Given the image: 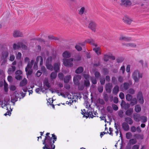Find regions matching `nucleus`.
Here are the masks:
<instances>
[{
	"mask_svg": "<svg viewBox=\"0 0 149 149\" xmlns=\"http://www.w3.org/2000/svg\"><path fill=\"white\" fill-rule=\"evenodd\" d=\"M52 137L45 136V139L43 141V144L45 145L43 149H54L55 146L53 144L57 140L56 136L54 134H52Z\"/></svg>",
	"mask_w": 149,
	"mask_h": 149,
	"instance_id": "f257e3e1",
	"label": "nucleus"
},
{
	"mask_svg": "<svg viewBox=\"0 0 149 149\" xmlns=\"http://www.w3.org/2000/svg\"><path fill=\"white\" fill-rule=\"evenodd\" d=\"M29 58L28 57H26L24 58V61L25 63L28 62L27 65L25 68V71L26 72L27 75H30L32 72V70L31 68L32 66L34 63V60H31L30 62H29Z\"/></svg>",
	"mask_w": 149,
	"mask_h": 149,
	"instance_id": "f03ea898",
	"label": "nucleus"
},
{
	"mask_svg": "<svg viewBox=\"0 0 149 149\" xmlns=\"http://www.w3.org/2000/svg\"><path fill=\"white\" fill-rule=\"evenodd\" d=\"M85 79L84 81V86H80V85L79 86L78 88L79 90H82L83 89L84 86L86 87H88L90 85V83L89 81V76L88 74H84L83 75Z\"/></svg>",
	"mask_w": 149,
	"mask_h": 149,
	"instance_id": "7ed1b4c3",
	"label": "nucleus"
},
{
	"mask_svg": "<svg viewBox=\"0 0 149 149\" xmlns=\"http://www.w3.org/2000/svg\"><path fill=\"white\" fill-rule=\"evenodd\" d=\"M132 78L135 82H138L139 79L142 77V74L138 70H134L132 75Z\"/></svg>",
	"mask_w": 149,
	"mask_h": 149,
	"instance_id": "20e7f679",
	"label": "nucleus"
},
{
	"mask_svg": "<svg viewBox=\"0 0 149 149\" xmlns=\"http://www.w3.org/2000/svg\"><path fill=\"white\" fill-rule=\"evenodd\" d=\"M75 60L73 58H71L68 59L63 58V65L68 67H72L73 64L72 62L75 61Z\"/></svg>",
	"mask_w": 149,
	"mask_h": 149,
	"instance_id": "39448f33",
	"label": "nucleus"
},
{
	"mask_svg": "<svg viewBox=\"0 0 149 149\" xmlns=\"http://www.w3.org/2000/svg\"><path fill=\"white\" fill-rule=\"evenodd\" d=\"M1 107L2 108L6 109L7 110L12 111V109L11 107L10 104L8 102L4 101V102L2 100H0V107Z\"/></svg>",
	"mask_w": 149,
	"mask_h": 149,
	"instance_id": "423d86ee",
	"label": "nucleus"
},
{
	"mask_svg": "<svg viewBox=\"0 0 149 149\" xmlns=\"http://www.w3.org/2000/svg\"><path fill=\"white\" fill-rule=\"evenodd\" d=\"M8 56V53L7 51H3L2 52L0 58L2 61L1 65L5 64L7 62V58Z\"/></svg>",
	"mask_w": 149,
	"mask_h": 149,
	"instance_id": "0eeeda50",
	"label": "nucleus"
},
{
	"mask_svg": "<svg viewBox=\"0 0 149 149\" xmlns=\"http://www.w3.org/2000/svg\"><path fill=\"white\" fill-rule=\"evenodd\" d=\"M52 59V57H49L47 59L46 62V66L47 69L51 71H52L53 70V66L51 64Z\"/></svg>",
	"mask_w": 149,
	"mask_h": 149,
	"instance_id": "6e6552de",
	"label": "nucleus"
},
{
	"mask_svg": "<svg viewBox=\"0 0 149 149\" xmlns=\"http://www.w3.org/2000/svg\"><path fill=\"white\" fill-rule=\"evenodd\" d=\"M88 27L92 31L95 32L97 27V24L94 21H90L88 25Z\"/></svg>",
	"mask_w": 149,
	"mask_h": 149,
	"instance_id": "1a4fd4ad",
	"label": "nucleus"
},
{
	"mask_svg": "<svg viewBox=\"0 0 149 149\" xmlns=\"http://www.w3.org/2000/svg\"><path fill=\"white\" fill-rule=\"evenodd\" d=\"M81 113L83 115H84V117H85L86 118H87L88 117H91L92 118H93V116H91V115L93 116L92 111H89L88 112V113H87L86 112L85 109H83V110H81Z\"/></svg>",
	"mask_w": 149,
	"mask_h": 149,
	"instance_id": "9d476101",
	"label": "nucleus"
},
{
	"mask_svg": "<svg viewBox=\"0 0 149 149\" xmlns=\"http://www.w3.org/2000/svg\"><path fill=\"white\" fill-rule=\"evenodd\" d=\"M137 99L139 102L141 104H143L144 103V100L143 96L142 93L141 91L138 92L137 96Z\"/></svg>",
	"mask_w": 149,
	"mask_h": 149,
	"instance_id": "9b49d317",
	"label": "nucleus"
},
{
	"mask_svg": "<svg viewBox=\"0 0 149 149\" xmlns=\"http://www.w3.org/2000/svg\"><path fill=\"white\" fill-rule=\"evenodd\" d=\"M131 4V2L129 0H121V5L124 6L128 7Z\"/></svg>",
	"mask_w": 149,
	"mask_h": 149,
	"instance_id": "f8f14e48",
	"label": "nucleus"
},
{
	"mask_svg": "<svg viewBox=\"0 0 149 149\" xmlns=\"http://www.w3.org/2000/svg\"><path fill=\"white\" fill-rule=\"evenodd\" d=\"M81 76L79 75H77L75 76L73 78V81L74 84L76 85L79 84V81L81 79Z\"/></svg>",
	"mask_w": 149,
	"mask_h": 149,
	"instance_id": "ddd939ff",
	"label": "nucleus"
},
{
	"mask_svg": "<svg viewBox=\"0 0 149 149\" xmlns=\"http://www.w3.org/2000/svg\"><path fill=\"white\" fill-rule=\"evenodd\" d=\"M95 47L93 48V50L98 55H100L101 53V49L100 47H97V44H95L94 46Z\"/></svg>",
	"mask_w": 149,
	"mask_h": 149,
	"instance_id": "4468645a",
	"label": "nucleus"
},
{
	"mask_svg": "<svg viewBox=\"0 0 149 149\" xmlns=\"http://www.w3.org/2000/svg\"><path fill=\"white\" fill-rule=\"evenodd\" d=\"M109 59L113 60L115 59V58L111 54H106L104 56V59L105 61H107Z\"/></svg>",
	"mask_w": 149,
	"mask_h": 149,
	"instance_id": "2eb2a0df",
	"label": "nucleus"
},
{
	"mask_svg": "<svg viewBox=\"0 0 149 149\" xmlns=\"http://www.w3.org/2000/svg\"><path fill=\"white\" fill-rule=\"evenodd\" d=\"M140 114L138 113H135L133 115L134 120L136 122H139L140 121Z\"/></svg>",
	"mask_w": 149,
	"mask_h": 149,
	"instance_id": "dca6fc26",
	"label": "nucleus"
},
{
	"mask_svg": "<svg viewBox=\"0 0 149 149\" xmlns=\"http://www.w3.org/2000/svg\"><path fill=\"white\" fill-rule=\"evenodd\" d=\"M112 88V85L110 83H108L106 85L105 89L108 93H110L111 91V88Z\"/></svg>",
	"mask_w": 149,
	"mask_h": 149,
	"instance_id": "f3484780",
	"label": "nucleus"
},
{
	"mask_svg": "<svg viewBox=\"0 0 149 149\" xmlns=\"http://www.w3.org/2000/svg\"><path fill=\"white\" fill-rule=\"evenodd\" d=\"M23 35L22 32L17 30H15L14 31L13 36L15 37H22Z\"/></svg>",
	"mask_w": 149,
	"mask_h": 149,
	"instance_id": "a211bd4d",
	"label": "nucleus"
},
{
	"mask_svg": "<svg viewBox=\"0 0 149 149\" xmlns=\"http://www.w3.org/2000/svg\"><path fill=\"white\" fill-rule=\"evenodd\" d=\"M86 8L85 7L83 6L79 10L78 13L79 15H82L84 14V13H86Z\"/></svg>",
	"mask_w": 149,
	"mask_h": 149,
	"instance_id": "6ab92c4d",
	"label": "nucleus"
},
{
	"mask_svg": "<svg viewBox=\"0 0 149 149\" xmlns=\"http://www.w3.org/2000/svg\"><path fill=\"white\" fill-rule=\"evenodd\" d=\"M122 127L123 129L126 131L129 130L130 129V127L125 122H124L122 124Z\"/></svg>",
	"mask_w": 149,
	"mask_h": 149,
	"instance_id": "aec40b11",
	"label": "nucleus"
},
{
	"mask_svg": "<svg viewBox=\"0 0 149 149\" xmlns=\"http://www.w3.org/2000/svg\"><path fill=\"white\" fill-rule=\"evenodd\" d=\"M62 56L64 58H69L71 56V54L70 52L65 51L62 54Z\"/></svg>",
	"mask_w": 149,
	"mask_h": 149,
	"instance_id": "412c9836",
	"label": "nucleus"
},
{
	"mask_svg": "<svg viewBox=\"0 0 149 149\" xmlns=\"http://www.w3.org/2000/svg\"><path fill=\"white\" fill-rule=\"evenodd\" d=\"M14 95L15 96V98H13V95H12L11 96V102L14 104V103L17 101L18 98V94H16L15 93H14Z\"/></svg>",
	"mask_w": 149,
	"mask_h": 149,
	"instance_id": "4be33fe9",
	"label": "nucleus"
},
{
	"mask_svg": "<svg viewBox=\"0 0 149 149\" xmlns=\"http://www.w3.org/2000/svg\"><path fill=\"white\" fill-rule=\"evenodd\" d=\"M60 63H55L54 64V69L55 71L57 72L59 70Z\"/></svg>",
	"mask_w": 149,
	"mask_h": 149,
	"instance_id": "5701e85b",
	"label": "nucleus"
},
{
	"mask_svg": "<svg viewBox=\"0 0 149 149\" xmlns=\"http://www.w3.org/2000/svg\"><path fill=\"white\" fill-rule=\"evenodd\" d=\"M22 43L19 42L17 44H14L13 45V48L14 49H16L21 48V45H22Z\"/></svg>",
	"mask_w": 149,
	"mask_h": 149,
	"instance_id": "b1692460",
	"label": "nucleus"
},
{
	"mask_svg": "<svg viewBox=\"0 0 149 149\" xmlns=\"http://www.w3.org/2000/svg\"><path fill=\"white\" fill-rule=\"evenodd\" d=\"M36 61L37 62H40V65H41L43 64V60L42 56H38L36 58Z\"/></svg>",
	"mask_w": 149,
	"mask_h": 149,
	"instance_id": "393cba45",
	"label": "nucleus"
},
{
	"mask_svg": "<svg viewBox=\"0 0 149 149\" xmlns=\"http://www.w3.org/2000/svg\"><path fill=\"white\" fill-rule=\"evenodd\" d=\"M119 91V87L117 86H116L114 87L113 89V93L115 95H116L118 93Z\"/></svg>",
	"mask_w": 149,
	"mask_h": 149,
	"instance_id": "a878e982",
	"label": "nucleus"
},
{
	"mask_svg": "<svg viewBox=\"0 0 149 149\" xmlns=\"http://www.w3.org/2000/svg\"><path fill=\"white\" fill-rule=\"evenodd\" d=\"M133 112V109L132 108H130L127 110L125 114L128 116H130L132 115Z\"/></svg>",
	"mask_w": 149,
	"mask_h": 149,
	"instance_id": "bb28decb",
	"label": "nucleus"
},
{
	"mask_svg": "<svg viewBox=\"0 0 149 149\" xmlns=\"http://www.w3.org/2000/svg\"><path fill=\"white\" fill-rule=\"evenodd\" d=\"M119 39L120 40H123L125 41H128L130 40L131 38H130L125 37L123 35H121L120 36Z\"/></svg>",
	"mask_w": 149,
	"mask_h": 149,
	"instance_id": "cd10ccee",
	"label": "nucleus"
},
{
	"mask_svg": "<svg viewBox=\"0 0 149 149\" xmlns=\"http://www.w3.org/2000/svg\"><path fill=\"white\" fill-rule=\"evenodd\" d=\"M125 120L129 125H132L133 123L132 120L130 118L128 117H126L125 118Z\"/></svg>",
	"mask_w": 149,
	"mask_h": 149,
	"instance_id": "c85d7f7f",
	"label": "nucleus"
},
{
	"mask_svg": "<svg viewBox=\"0 0 149 149\" xmlns=\"http://www.w3.org/2000/svg\"><path fill=\"white\" fill-rule=\"evenodd\" d=\"M15 67L14 66H12L11 68H9L8 70V73L9 74H11L13 73L15 70Z\"/></svg>",
	"mask_w": 149,
	"mask_h": 149,
	"instance_id": "c756f323",
	"label": "nucleus"
},
{
	"mask_svg": "<svg viewBox=\"0 0 149 149\" xmlns=\"http://www.w3.org/2000/svg\"><path fill=\"white\" fill-rule=\"evenodd\" d=\"M140 121L143 123H145L147 121V118L145 116H141L140 117Z\"/></svg>",
	"mask_w": 149,
	"mask_h": 149,
	"instance_id": "7c9ffc66",
	"label": "nucleus"
},
{
	"mask_svg": "<svg viewBox=\"0 0 149 149\" xmlns=\"http://www.w3.org/2000/svg\"><path fill=\"white\" fill-rule=\"evenodd\" d=\"M27 80L25 78H24L20 82V85L21 86H24L25 85L27 84Z\"/></svg>",
	"mask_w": 149,
	"mask_h": 149,
	"instance_id": "2f4dec72",
	"label": "nucleus"
},
{
	"mask_svg": "<svg viewBox=\"0 0 149 149\" xmlns=\"http://www.w3.org/2000/svg\"><path fill=\"white\" fill-rule=\"evenodd\" d=\"M57 72H53L51 73L50 77L51 79L53 80L56 78L57 76Z\"/></svg>",
	"mask_w": 149,
	"mask_h": 149,
	"instance_id": "473e14b6",
	"label": "nucleus"
},
{
	"mask_svg": "<svg viewBox=\"0 0 149 149\" xmlns=\"http://www.w3.org/2000/svg\"><path fill=\"white\" fill-rule=\"evenodd\" d=\"M134 110L137 113H139L141 111V106L139 105H137L135 106Z\"/></svg>",
	"mask_w": 149,
	"mask_h": 149,
	"instance_id": "72a5a7b5",
	"label": "nucleus"
},
{
	"mask_svg": "<svg viewBox=\"0 0 149 149\" xmlns=\"http://www.w3.org/2000/svg\"><path fill=\"white\" fill-rule=\"evenodd\" d=\"M71 76L70 75L66 76L64 79V82L65 83H67L68 82L71 78Z\"/></svg>",
	"mask_w": 149,
	"mask_h": 149,
	"instance_id": "f704fd0d",
	"label": "nucleus"
},
{
	"mask_svg": "<svg viewBox=\"0 0 149 149\" xmlns=\"http://www.w3.org/2000/svg\"><path fill=\"white\" fill-rule=\"evenodd\" d=\"M86 43H88L91 45H93L94 46L95 45V44H96L94 43V41L92 39H88L86 40Z\"/></svg>",
	"mask_w": 149,
	"mask_h": 149,
	"instance_id": "c9c22d12",
	"label": "nucleus"
},
{
	"mask_svg": "<svg viewBox=\"0 0 149 149\" xmlns=\"http://www.w3.org/2000/svg\"><path fill=\"white\" fill-rule=\"evenodd\" d=\"M83 68L81 67H79L76 70V73L79 74L82 72L83 71Z\"/></svg>",
	"mask_w": 149,
	"mask_h": 149,
	"instance_id": "e433bc0d",
	"label": "nucleus"
},
{
	"mask_svg": "<svg viewBox=\"0 0 149 149\" xmlns=\"http://www.w3.org/2000/svg\"><path fill=\"white\" fill-rule=\"evenodd\" d=\"M130 65H127L126 68V71L128 72V77H129L130 76Z\"/></svg>",
	"mask_w": 149,
	"mask_h": 149,
	"instance_id": "4c0bfd02",
	"label": "nucleus"
},
{
	"mask_svg": "<svg viewBox=\"0 0 149 149\" xmlns=\"http://www.w3.org/2000/svg\"><path fill=\"white\" fill-rule=\"evenodd\" d=\"M129 142L130 144L134 145L136 143L137 140L135 139H132L130 140Z\"/></svg>",
	"mask_w": 149,
	"mask_h": 149,
	"instance_id": "58836bf2",
	"label": "nucleus"
},
{
	"mask_svg": "<svg viewBox=\"0 0 149 149\" xmlns=\"http://www.w3.org/2000/svg\"><path fill=\"white\" fill-rule=\"evenodd\" d=\"M53 101H54V100H53L52 99L50 98V99H49L47 100V101L48 103H49V104H50V105L52 104V107L54 109V108H55L54 105L52 104V103L53 102Z\"/></svg>",
	"mask_w": 149,
	"mask_h": 149,
	"instance_id": "ea45409f",
	"label": "nucleus"
},
{
	"mask_svg": "<svg viewBox=\"0 0 149 149\" xmlns=\"http://www.w3.org/2000/svg\"><path fill=\"white\" fill-rule=\"evenodd\" d=\"M137 101L136 99V98H133L131 100V104L133 106L137 103Z\"/></svg>",
	"mask_w": 149,
	"mask_h": 149,
	"instance_id": "a19ab883",
	"label": "nucleus"
},
{
	"mask_svg": "<svg viewBox=\"0 0 149 149\" xmlns=\"http://www.w3.org/2000/svg\"><path fill=\"white\" fill-rule=\"evenodd\" d=\"M126 137L127 139H130L132 137V134L130 132H128L126 134Z\"/></svg>",
	"mask_w": 149,
	"mask_h": 149,
	"instance_id": "79ce46f5",
	"label": "nucleus"
},
{
	"mask_svg": "<svg viewBox=\"0 0 149 149\" xmlns=\"http://www.w3.org/2000/svg\"><path fill=\"white\" fill-rule=\"evenodd\" d=\"M75 48L78 51H81L82 49L81 46L79 43L77 44L75 46Z\"/></svg>",
	"mask_w": 149,
	"mask_h": 149,
	"instance_id": "37998d69",
	"label": "nucleus"
},
{
	"mask_svg": "<svg viewBox=\"0 0 149 149\" xmlns=\"http://www.w3.org/2000/svg\"><path fill=\"white\" fill-rule=\"evenodd\" d=\"M132 96L130 95L127 94L126 95V98L127 100L130 101L132 100Z\"/></svg>",
	"mask_w": 149,
	"mask_h": 149,
	"instance_id": "c03bdc74",
	"label": "nucleus"
},
{
	"mask_svg": "<svg viewBox=\"0 0 149 149\" xmlns=\"http://www.w3.org/2000/svg\"><path fill=\"white\" fill-rule=\"evenodd\" d=\"M124 89L125 90H127L129 87V84L128 83H125L124 84Z\"/></svg>",
	"mask_w": 149,
	"mask_h": 149,
	"instance_id": "a18cd8bd",
	"label": "nucleus"
},
{
	"mask_svg": "<svg viewBox=\"0 0 149 149\" xmlns=\"http://www.w3.org/2000/svg\"><path fill=\"white\" fill-rule=\"evenodd\" d=\"M44 83L45 85L48 88H49L50 87V84L47 80H45L44 81Z\"/></svg>",
	"mask_w": 149,
	"mask_h": 149,
	"instance_id": "49530a36",
	"label": "nucleus"
},
{
	"mask_svg": "<svg viewBox=\"0 0 149 149\" xmlns=\"http://www.w3.org/2000/svg\"><path fill=\"white\" fill-rule=\"evenodd\" d=\"M123 19L128 24H130L131 20L128 18L125 17Z\"/></svg>",
	"mask_w": 149,
	"mask_h": 149,
	"instance_id": "de8ad7c7",
	"label": "nucleus"
},
{
	"mask_svg": "<svg viewBox=\"0 0 149 149\" xmlns=\"http://www.w3.org/2000/svg\"><path fill=\"white\" fill-rule=\"evenodd\" d=\"M126 46L132 47H134L136 46V45L134 43H130L126 44Z\"/></svg>",
	"mask_w": 149,
	"mask_h": 149,
	"instance_id": "09e8293b",
	"label": "nucleus"
},
{
	"mask_svg": "<svg viewBox=\"0 0 149 149\" xmlns=\"http://www.w3.org/2000/svg\"><path fill=\"white\" fill-rule=\"evenodd\" d=\"M15 58V57L14 55L12 54H10V56L9 60L11 61H13Z\"/></svg>",
	"mask_w": 149,
	"mask_h": 149,
	"instance_id": "8fccbe9b",
	"label": "nucleus"
},
{
	"mask_svg": "<svg viewBox=\"0 0 149 149\" xmlns=\"http://www.w3.org/2000/svg\"><path fill=\"white\" fill-rule=\"evenodd\" d=\"M44 91L42 88H41L40 89L39 88H37L35 90L36 92L38 93H40V91L43 92Z\"/></svg>",
	"mask_w": 149,
	"mask_h": 149,
	"instance_id": "3c124183",
	"label": "nucleus"
},
{
	"mask_svg": "<svg viewBox=\"0 0 149 149\" xmlns=\"http://www.w3.org/2000/svg\"><path fill=\"white\" fill-rule=\"evenodd\" d=\"M91 80L92 83L93 84H95L97 83V81L96 78L94 77H92L91 78Z\"/></svg>",
	"mask_w": 149,
	"mask_h": 149,
	"instance_id": "603ef678",
	"label": "nucleus"
},
{
	"mask_svg": "<svg viewBox=\"0 0 149 149\" xmlns=\"http://www.w3.org/2000/svg\"><path fill=\"white\" fill-rule=\"evenodd\" d=\"M98 91L100 93H102L103 91V88L102 86H100L98 87Z\"/></svg>",
	"mask_w": 149,
	"mask_h": 149,
	"instance_id": "864d4df0",
	"label": "nucleus"
},
{
	"mask_svg": "<svg viewBox=\"0 0 149 149\" xmlns=\"http://www.w3.org/2000/svg\"><path fill=\"white\" fill-rule=\"evenodd\" d=\"M22 56V54L20 52H18L17 54L16 58L18 59H20Z\"/></svg>",
	"mask_w": 149,
	"mask_h": 149,
	"instance_id": "5fc2aeb1",
	"label": "nucleus"
},
{
	"mask_svg": "<svg viewBox=\"0 0 149 149\" xmlns=\"http://www.w3.org/2000/svg\"><path fill=\"white\" fill-rule=\"evenodd\" d=\"M130 130L132 132H134L136 131V128L135 126H132L131 127Z\"/></svg>",
	"mask_w": 149,
	"mask_h": 149,
	"instance_id": "6e6d98bb",
	"label": "nucleus"
},
{
	"mask_svg": "<svg viewBox=\"0 0 149 149\" xmlns=\"http://www.w3.org/2000/svg\"><path fill=\"white\" fill-rule=\"evenodd\" d=\"M58 76L60 79L62 80L63 79V75L61 72H60L58 74Z\"/></svg>",
	"mask_w": 149,
	"mask_h": 149,
	"instance_id": "4d7b16f0",
	"label": "nucleus"
},
{
	"mask_svg": "<svg viewBox=\"0 0 149 149\" xmlns=\"http://www.w3.org/2000/svg\"><path fill=\"white\" fill-rule=\"evenodd\" d=\"M95 77L97 79L99 78L100 76V74L99 72H96L95 73Z\"/></svg>",
	"mask_w": 149,
	"mask_h": 149,
	"instance_id": "13d9d810",
	"label": "nucleus"
},
{
	"mask_svg": "<svg viewBox=\"0 0 149 149\" xmlns=\"http://www.w3.org/2000/svg\"><path fill=\"white\" fill-rule=\"evenodd\" d=\"M120 70V71H122L123 74H124L125 70V67L124 65H123L121 67Z\"/></svg>",
	"mask_w": 149,
	"mask_h": 149,
	"instance_id": "bf43d9fd",
	"label": "nucleus"
},
{
	"mask_svg": "<svg viewBox=\"0 0 149 149\" xmlns=\"http://www.w3.org/2000/svg\"><path fill=\"white\" fill-rule=\"evenodd\" d=\"M8 85L6 83H4V89L5 92H7L8 91Z\"/></svg>",
	"mask_w": 149,
	"mask_h": 149,
	"instance_id": "052dcab7",
	"label": "nucleus"
},
{
	"mask_svg": "<svg viewBox=\"0 0 149 149\" xmlns=\"http://www.w3.org/2000/svg\"><path fill=\"white\" fill-rule=\"evenodd\" d=\"M112 81L114 84H116L117 81L116 78L114 77H113L112 78Z\"/></svg>",
	"mask_w": 149,
	"mask_h": 149,
	"instance_id": "680f3d73",
	"label": "nucleus"
},
{
	"mask_svg": "<svg viewBox=\"0 0 149 149\" xmlns=\"http://www.w3.org/2000/svg\"><path fill=\"white\" fill-rule=\"evenodd\" d=\"M100 82L101 84H104L105 82V79L104 78H101L100 79Z\"/></svg>",
	"mask_w": 149,
	"mask_h": 149,
	"instance_id": "e2e57ef3",
	"label": "nucleus"
},
{
	"mask_svg": "<svg viewBox=\"0 0 149 149\" xmlns=\"http://www.w3.org/2000/svg\"><path fill=\"white\" fill-rule=\"evenodd\" d=\"M107 111L111 113L112 111V109L111 107H110V106H108L107 107Z\"/></svg>",
	"mask_w": 149,
	"mask_h": 149,
	"instance_id": "0e129e2a",
	"label": "nucleus"
},
{
	"mask_svg": "<svg viewBox=\"0 0 149 149\" xmlns=\"http://www.w3.org/2000/svg\"><path fill=\"white\" fill-rule=\"evenodd\" d=\"M119 96L120 97L121 99H123L124 98L125 96H124V94L122 92H121L120 93Z\"/></svg>",
	"mask_w": 149,
	"mask_h": 149,
	"instance_id": "69168bd1",
	"label": "nucleus"
},
{
	"mask_svg": "<svg viewBox=\"0 0 149 149\" xmlns=\"http://www.w3.org/2000/svg\"><path fill=\"white\" fill-rule=\"evenodd\" d=\"M112 107L113 109L115 111H117L118 110V108L117 106L115 104H113L112 105Z\"/></svg>",
	"mask_w": 149,
	"mask_h": 149,
	"instance_id": "338daca9",
	"label": "nucleus"
},
{
	"mask_svg": "<svg viewBox=\"0 0 149 149\" xmlns=\"http://www.w3.org/2000/svg\"><path fill=\"white\" fill-rule=\"evenodd\" d=\"M139 146L138 145H134L132 147V149H139Z\"/></svg>",
	"mask_w": 149,
	"mask_h": 149,
	"instance_id": "774afa93",
	"label": "nucleus"
}]
</instances>
